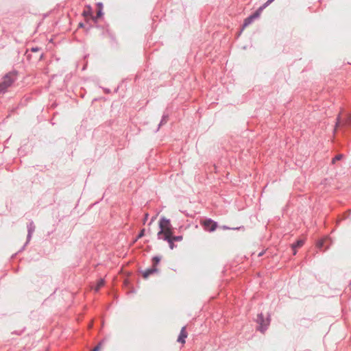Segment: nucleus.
I'll return each instance as SVG.
<instances>
[{"label": "nucleus", "instance_id": "4468645a", "mask_svg": "<svg viewBox=\"0 0 351 351\" xmlns=\"http://www.w3.org/2000/svg\"><path fill=\"white\" fill-rule=\"evenodd\" d=\"M145 234V229L141 230V232L139 233L138 236V239L141 238L144 236Z\"/></svg>", "mask_w": 351, "mask_h": 351}, {"label": "nucleus", "instance_id": "6e6552de", "mask_svg": "<svg viewBox=\"0 0 351 351\" xmlns=\"http://www.w3.org/2000/svg\"><path fill=\"white\" fill-rule=\"evenodd\" d=\"M104 285V280L103 279H100L96 286L94 287V289L95 291H98L101 287H102Z\"/></svg>", "mask_w": 351, "mask_h": 351}, {"label": "nucleus", "instance_id": "1a4fd4ad", "mask_svg": "<svg viewBox=\"0 0 351 351\" xmlns=\"http://www.w3.org/2000/svg\"><path fill=\"white\" fill-rule=\"evenodd\" d=\"M171 239L173 240V241H180L182 240V236H173V234L171 235Z\"/></svg>", "mask_w": 351, "mask_h": 351}, {"label": "nucleus", "instance_id": "f8f14e48", "mask_svg": "<svg viewBox=\"0 0 351 351\" xmlns=\"http://www.w3.org/2000/svg\"><path fill=\"white\" fill-rule=\"evenodd\" d=\"M325 242V239H322L317 243V247L321 248Z\"/></svg>", "mask_w": 351, "mask_h": 351}, {"label": "nucleus", "instance_id": "0eeeda50", "mask_svg": "<svg viewBox=\"0 0 351 351\" xmlns=\"http://www.w3.org/2000/svg\"><path fill=\"white\" fill-rule=\"evenodd\" d=\"M304 243V241L302 239L298 240L295 243L292 244L291 247L293 250V254L295 255L296 254V247H302Z\"/></svg>", "mask_w": 351, "mask_h": 351}, {"label": "nucleus", "instance_id": "f3484780", "mask_svg": "<svg viewBox=\"0 0 351 351\" xmlns=\"http://www.w3.org/2000/svg\"><path fill=\"white\" fill-rule=\"evenodd\" d=\"M274 0H268L266 3L262 7L263 9L265 8L267 5H268L269 3H271Z\"/></svg>", "mask_w": 351, "mask_h": 351}, {"label": "nucleus", "instance_id": "39448f33", "mask_svg": "<svg viewBox=\"0 0 351 351\" xmlns=\"http://www.w3.org/2000/svg\"><path fill=\"white\" fill-rule=\"evenodd\" d=\"M188 336V333L186 331V327L183 326L181 329L179 337H178L177 341L184 344L185 343V339Z\"/></svg>", "mask_w": 351, "mask_h": 351}, {"label": "nucleus", "instance_id": "9b49d317", "mask_svg": "<svg viewBox=\"0 0 351 351\" xmlns=\"http://www.w3.org/2000/svg\"><path fill=\"white\" fill-rule=\"evenodd\" d=\"M160 260V258H158L157 256L154 257L153 258V263H154L153 267H156V265L159 263Z\"/></svg>", "mask_w": 351, "mask_h": 351}, {"label": "nucleus", "instance_id": "f257e3e1", "mask_svg": "<svg viewBox=\"0 0 351 351\" xmlns=\"http://www.w3.org/2000/svg\"><path fill=\"white\" fill-rule=\"evenodd\" d=\"M159 228L160 230L157 234L159 239L165 240L171 238V235L173 234V228L169 219L162 217L159 221Z\"/></svg>", "mask_w": 351, "mask_h": 351}, {"label": "nucleus", "instance_id": "6ab92c4d", "mask_svg": "<svg viewBox=\"0 0 351 351\" xmlns=\"http://www.w3.org/2000/svg\"><path fill=\"white\" fill-rule=\"evenodd\" d=\"M340 123V118L339 117H337V123H336V127H337L339 125Z\"/></svg>", "mask_w": 351, "mask_h": 351}, {"label": "nucleus", "instance_id": "423d86ee", "mask_svg": "<svg viewBox=\"0 0 351 351\" xmlns=\"http://www.w3.org/2000/svg\"><path fill=\"white\" fill-rule=\"evenodd\" d=\"M158 271V269L155 267H152L150 269H147L143 271V276L144 278H147L149 276L156 273Z\"/></svg>", "mask_w": 351, "mask_h": 351}, {"label": "nucleus", "instance_id": "20e7f679", "mask_svg": "<svg viewBox=\"0 0 351 351\" xmlns=\"http://www.w3.org/2000/svg\"><path fill=\"white\" fill-rule=\"evenodd\" d=\"M262 10H263V8H259L256 11L255 13H254L252 15L250 16L249 17L246 18L244 21L243 29L245 28V27L248 26L254 21V19L259 17Z\"/></svg>", "mask_w": 351, "mask_h": 351}, {"label": "nucleus", "instance_id": "aec40b11", "mask_svg": "<svg viewBox=\"0 0 351 351\" xmlns=\"http://www.w3.org/2000/svg\"><path fill=\"white\" fill-rule=\"evenodd\" d=\"M154 219H155V217H153V218L152 219L151 222L149 223V224H150L152 221H154Z\"/></svg>", "mask_w": 351, "mask_h": 351}, {"label": "nucleus", "instance_id": "7ed1b4c3", "mask_svg": "<svg viewBox=\"0 0 351 351\" xmlns=\"http://www.w3.org/2000/svg\"><path fill=\"white\" fill-rule=\"evenodd\" d=\"M202 224L204 227L205 230L210 232H213L217 227V223L210 219L204 220Z\"/></svg>", "mask_w": 351, "mask_h": 351}, {"label": "nucleus", "instance_id": "9d476101", "mask_svg": "<svg viewBox=\"0 0 351 351\" xmlns=\"http://www.w3.org/2000/svg\"><path fill=\"white\" fill-rule=\"evenodd\" d=\"M165 241H167L169 243V247L173 250L174 248V241H173L172 239H171V238L169 239H165Z\"/></svg>", "mask_w": 351, "mask_h": 351}, {"label": "nucleus", "instance_id": "f03ea898", "mask_svg": "<svg viewBox=\"0 0 351 351\" xmlns=\"http://www.w3.org/2000/svg\"><path fill=\"white\" fill-rule=\"evenodd\" d=\"M16 72H10L7 73L0 82V95L6 92L7 89L12 86L16 80Z\"/></svg>", "mask_w": 351, "mask_h": 351}, {"label": "nucleus", "instance_id": "a211bd4d", "mask_svg": "<svg viewBox=\"0 0 351 351\" xmlns=\"http://www.w3.org/2000/svg\"><path fill=\"white\" fill-rule=\"evenodd\" d=\"M147 218H148V214H147V213H146V214L145 215V218H144V220H143V223H145V221L147 220Z\"/></svg>", "mask_w": 351, "mask_h": 351}, {"label": "nucleus", "instance_id": "dca6fc26", "mask_svg": "<svg viewBox=\"0 0 351 351\" xmlns=\"http://www.w3.org/2000/svg\"><path fill=\"white\" fill-rule=\"evenodd\" d=\"M101 349V343H99L98 346H97L93 351H99Z\"/></svg>", "mask_w": 351, "mask_h": 351}, {"label": "nucleus", "instance_id": "2eb2a0df", "mask_svg": "<svg viewBox=\"0 0 351 351\" xmlns=\"http://www.w3.org/2000/svg\"><path fill=\"white\" fill-rule=\"evenodd\" d=\"M258 322H260V324H261V328H263V323H262V322H263V317H262V316H258Z\"/></svg>", "mask_w": 351, "mask_h": 351}, {"label": "nucleus", "instance_id": "ddd939ff", "mask_svg": "<svg viewBox=\"0 0 351 351\" xmlns=\"http://www.w3.org/2000/svg\"><path fill=\"white\" fill-rule=\"evenodd\" d=\"M343 156L341 154H339V155H337L333 159H332V163H335L336 160H339L342 158Z\"/></svg>", "mask_w": 351, "mask_h": 351}]
</instances>
